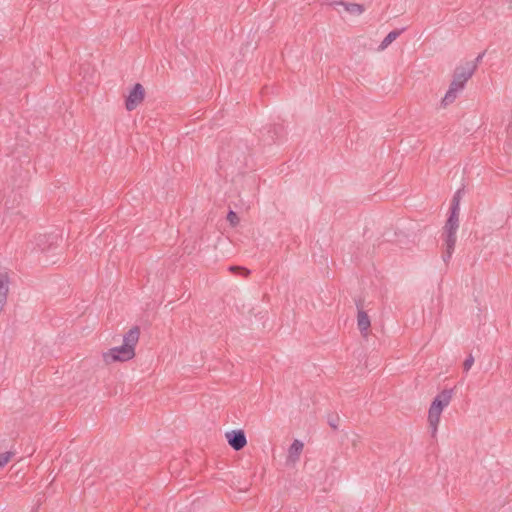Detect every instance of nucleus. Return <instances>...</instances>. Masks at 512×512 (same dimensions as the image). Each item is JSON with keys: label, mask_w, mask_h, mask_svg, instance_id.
I'll list each match as a JSON object with an SVG mask.
<instances>
[{"label": "nucleus", "mask_w": 512, "mask_h": 512, "mask_svg": "<svg viewBox=\"0 0 512 512\" xmlns=\"http://www.w3.org/2000/svg\"><path fill=\"white\" fill-rule=\"evenodd\" d=\"M140 328L133 326L123 336V344L118 347H113L107 352L103 353V360L109 364L112 362L120 361L125 362L135 357V347L139 341Z\"/></svg>", "instance_id": "nucleus-1"}, {"label": "nucleus", "mask_w": 512, "mask_h": 512, "mask_svg": "<svg viewBox=\"0 0 512 512\" xmlns=\"http://www.w3.org/2000/svg\"><path fill=\"white\" fill-rule=\"evenodd\" d=\"M476 70V63H466L465 66L456 67L453 74V80L442 99V105L444 107L455 101L458 92L464 89L466 82L473 76Z\"/></svg>", "instance_id": "nucleus-2"}, {"label": "nucleus", "mask_w": 512, "mask_h": 512, "mask_svg": "<svg viewBox=\"0 0 512 512\" xmlns=\"http://www.w3.org/2000/svg\"><path fill=\"white\" fill-rule=\"evenodd\" d=\"M453 396V389L442 390L432 401L428 416H440L443 409L449 405Z\"/></svg>", "instance_id": "nucleus-3"}, {"label": "nucleus", "mask_w": 512, "mask_h": 512, "mask_svg": "<svg viewBox=\"0 0 512 512\" xmlns=\"http://www.w3.org/2000/svg\"><path fill=\"white\" fill-rule=\"evenodd\" d=\"M145 98V89L142 84L136 83L125 99V108L128 111L136 109Z\"/></svg>", "instance_id": "nucleus-4"}, {"label": "nucleus", "mask_w": 512, "mask_h": 512, "mask_svg": "<svg viewBox=\"0 0 512 512\" xmlns=\"http://www.w3.org/2000/svg\"><path fill=\"white\" fill-rule=\"evenodd\" d=\"M228 444L236 451L241 450L247 444L245 432L242 429H235L225 433Z\"/></svg>", "instance_id": "nucleus-5"}, {"label": "nucleus", "mask_w": 512, "mask_h": 512, "mask_svg": "<svg viewBox=\"0 0 512 512\" xmlns=\"http://www.w3.org/2000/svg\"><path fill=\"white\" fill-rule=\"evenodd\" d=\"M58 237L53 235L40 234L35 236L34 241L31 242L33 245L32 251L46 252L56 243Z\"/></svg>", "instance_id": "nucleus-6"}, {"label": "nucleus", "mask_w": 512, "mask_h": 512, "mask_svg": "<svg viewBox=\"0 0 512 512\" xmlns=\"http://www.w3.org/2000/svg\"><path fill=\"white\" fill-rule=\"evenodd\" d=\"M358 314H357V325L360 333L363 337H367L369 328L371 326L370 318L367 313L362 309L361 305L357 303Z\"/></svg>", "instance_id": "nucleus-7"}, {"label": "nucleus", "mask_w": 512, "mask_h": 512, "mask_svg": "<svg viewBox=\"0 0 512 512\" xmlns=\"http://www.w3.org/2000/svg\"><path fill=\"white\" fill-rule=\"evenodd\" d=\"M444 235L445 252L443 253V260L445 263H448L455 249L456 233H444Z\"/></svg>", "instance_id": "nucleus-8"}, {"label": "nucleus", "mask_w": 512, "mask_h": 512, "mask_svg": "<svg viewBox=\"0 0 512 512\" xmlns=\"http://www.w3.org/2000/svg\"><path fill=\"white\" fill-rule=\"evenodd\" d=\"M303 447L304 444L300 440H294L289 447L287 461L291 463H296L299 460Z\"/></svg>", "instance_id": "nucleus-9"}, {"label": "nucleus", "mask_w": 512, "mask_h": 512, "mask_svg": "<svg viewBox=\"0 0 512 512\" xmlns=\"http://www.w3.org/2000/svg\"><path fill=\"white\" fill-rule=\"evenodd\" d=\"M459 227V214L450 213L445 226L444 233H456Z\"/></svg>", "instance_id": "nucleus-10"}, {"label": "nucleus", "mask_w": 512, "mask_h": 512, "mask_svg": "<svg viewBox=\"0 0 512 512\" xmlns=\"http://www.w3.org/2000/svg\"><path fill=\"white\" fill-rule=\"evenodd\" d=\"M336 4L341 5L345 8L347 12L353 15H360L364 12L365 8L362 4L358 3H347L343 1H339Z\"/></svg>", "instance_id": "nucleus-11"}, {"label": "nucleus", "mask_w": 512, "mask_h": 512, "mask_svg": "<svg viewBox=\"0 0 512 512\" xmlns=\"http://www.w3.org/2000/svg\"><path fill=\"white\" fill-rule=\"evenodd\" d=\"M405 29H396L387 34L379 45V50L386 49L394 40H396Z\"/></svg>", "instance_id": "nucleus-12"}, {"label": "nucleus", "mask_w": 512, "mask_h": 512, "mask_svg": "<svg viewBox=\"0 0 512 512\" xmlns=\"http://www.w3.org/2000/svg\"><path fill=\"white\" fill-rule=\"evenodd\" d=\"M460 193L461 190H458L452 199L451 207H450V213H457L459 214V204H460Z\"/></svg>", "instance_id": "nucleus-13"}, {"label": "nucleus", "mask_w": 512, "mask_h": 512, "mask_svg": "<svg viewBox=\"0 0 512 512\" xmlns=\"http://www.w3.org/2000/svg\"><path fill=\"white\" fill-rule=\"evenodd\" d=\"M440 423V418H429V432L431 434V437H435L437 433V429Z\"/></svg>", "instance_id": "nucleus-14"}, {"label": "nucleus", "mask_w": 512, "mask_h": 512, "mask_svg": "<svg viewBox=\"0 0 512 512\" xmlns=\"http://www.w3.org/2000/svg\"><path fill=\"white\" fill-rule=\"evenodd\" d=\"M13 455H14V452H11V451L1 453L0 454V468L4 467L9 462V460L11 459V457Z\"/></svg>", "instance_id": "nucleus-15"}, {"label": "nucleus", "mask_w": 512, "mask_h": 512, "mask_svg": "<svg viewBox=\"0 0 512 512\" xmlns=\"http://www.w3.org/2000/svg\"><path fill=\"white\" fill-rule=\"evenodd\" d=\"M227 220L229 221V223L233 227L237 226L239 224V221H240L238 215L234 211H232V210H230L228 212Z\"/></svg>", "instance_id": "nucleus-16"}, {"label": "nucleus", "mask_w": 512, "mask_h": 512, "mask_svg": "<svg viewBox=\"0 0 512 512\" xmlns=\"http://www.w3.org/2000/svg\"><path fill=\"white\" fill-rule=\"evenodd\" d=\"M474 363V357L470 354L463 363V369L468 372Z\"/></svg>", "instance_id": "nucleus-17"}, {"label": "nucleus", "mask_w": 512, "mask_h": 512, "mask_svg": "<svg viewBox=\"0 0 512 512\" xmlns=\"http://www.w3.org/2000/svg\"><path fill=\"white\" fill-rule=\"evenodd\" d=\"M229 270L231 272L242 271L244 276H246V277L250 274V270H248L244 267H241V266H230Z\"/></svg>", "instance_id": "nucleus-18"}, {"label": "nucleus", "mask_w": 512, "mask_h": 512, "mask_svg": "<svg viewBox=\"0 0 512 512\" xmlns=\"http://www.w3.org/2000/svg\"><path fill=\"white\" fill-rule=\"evenodd\" d=\"M339 420L340 418H329L328 424L335 430L339 426Z\"/></svg>", "instance_id": "nucleus-19"}, {"label": "nucleus", "mask_w": 512, "mask_h": 512, "mask_svg": "<svg viewBox=\"0 0 512 512\" xmlns=\"http://www.w3.org/2000/svg\"><path fill=\"white\" fill-rule=\"evenodd\" d=\"M43 499H44V496H41V497H39V498L37 499V503H36V505H35V506H33V508H32V511H31V512H39V508H40V505H41V503H42Z\"/></svg>", "instance_id": "nucleus-20"}, {"label": "nucleus", "mask_w": 512, "mask_h": 512, "mask_svg": "<svg viewBox=\"0 0 512 512\" xmlns=\"http://www.w3.org/2000/svg\"><path fill=\"white\" fill-rule=\"evenodd\" d=\"M484 55H485V52L480 53V54L476 57V59H475V61H474L473 63H476V64L478 65V64H479V62H481V60L483 59Z\"/></svg>", "instance_id": "nucleus-21"}]
</instances>
